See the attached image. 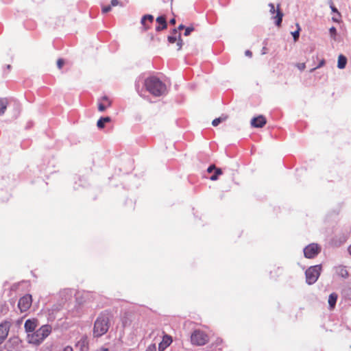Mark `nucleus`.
<instances>
[{"label": "nucleus", "mask_w": 351, "mask_h": 351, "mask_svg": "<svg viewBox=\"0 0 351 351\" xmlns=\"http://www.w3.org/2000/svg\"><path fill=\"white\" fill-rule=\"evenodd\" d=\"M112 105V101L107 96L101 97L98 101V110L99 112H104Z\"/></svg>", "instance_id": "obj_10"}, {"label": "nucleus", "mask_w": 351, "mask_h": 351, "mask_svg": "<svg viewBox=\"0 0 351 351\" xmlns=\"http://www.w3.org/2000/svg\"><path fill=\"white\" fill-rule=\"evenodd\" d=\"M347 63L346 58L343 55H339L338 57L337 66L342 69H344Z\"/></svg>", "instance_id": "obj_21"}, {"label": "nucleus", "mask_w": 351, "mask_h": 351, "mask_svg": "<svg viewBox=\"0 0 351 351\" xmlns=\"http://www.w3.org/2000/svg\"><path fill=\"white\" fill-rule=\"evenodd\" d=\"M62 351H73V348L71 346H66Z\"/></svg>", "instance_id": "obj_35"}, {"label": "nucleus", "mask_w": 351, "mask_h": 351, "mask_svg": "<svg viewBox=\"0 0 351 351\" xmlns=\"http://www.w3.org/2000/svg\"><path fill=\"white\" fill-rule=\"evenodd\" d=\"M184 28V26L183 25H182V24H181V25H180L178 26V30H182V29H183Z\"/></svg>", "instance_id": "obj_39"}, {"label": "nucleus", "mask_w": 351, "mask_h": 351, "mask_svg": "<svg viewBox=\"0 0 351 351\" xmlns=\"http://www.w3.org/2000/svg\"><path fill=\"white\" fill-rule=\"evenodd\" d=\"M119 4V0H111V5L112 6H117Z\"/></svg>", "instance_id": "obj_34"}, {"label": "nucleus", "mask_w": 351, "mask_h": 351, "mask_svg": "<svg viewBox=\"0 0 351 351\" xmlns=\"http://www.w3.org/2000/svg\"><path fill=\"white\" fill-rule=\"evenodd\" d=\"M348 295L349 296L350 299H351V286L349 288Z\"/></svg>", "instance_id": "obj_38"}, {"label": "nucleus", "mask_w": 351, "mask_h": 351, "mask_svg": "<svg viewBox=\"0 0 351 351\" xmlns=\"http://www.w3.org/2000/svg\"><path fill=\"white\" fill-rule=\"evenodd\" d=\"M111 121V119L109 117H101L100 118L97 123V126L101 129L105 126L106 123H109Z\"/></svg>", "instance_id": "obj_20"}, {"label": "nucleus", "mask_w": 351, "mask_h": 351, "mask_svg": "<svg viewBox=\"0 0 351 351\" xmlns=\"http://www.w3.org/2000/svg\"><path fill=\"white\" fill-rule=\"evenodd\" d=\"M146 351H156V347L155 344H151L149 345Z\"/></svg>", "instance_id": "obj_31"}, {"label": "nucleus", "mask_w": 351, "mask_h": 351, "mask_svg": "<svg viewBox=\"0 0 351 351\" xmlns=\"http://www.w3.org/2000/svg\"><path fill=\"white\" fill-rule=\"evenodd\" d=\"M27 338L28 341L30 343L36 345L40 344L45 339V338L41 336V334L39 332L38 330H36L35 332L30 335H28Z\"/></svg>", "instance_id": "obj_11"}, {"label": "nucleus", "mask_w": 351, "mask_h": 351, "mask_svg": "<svg viewBox=\"0 0 351 351\" xmlns=\"http://www.w3.org/2000/svg\"><path fill=\"white\" fill-rule=\"evenodd\" d=\"M144 86L146 90L154 97H160L167 91L166 85L155 76L145 79Z\"/></svg>", "instance_id": "obj_1"}, {"label": "nucleus", "mask_w": 351, "mask_h": 351, "mask_svg": "<svg viewBox=\"0 0 351 351\" xmlns=\"http://www.w3.org/2000/svg\"><path fill=\"white\" fill-rule=\"evenodd\" d=\"M158 25L156 27V30L157 32H160L162 29H165L167 27V23L166 21V18L164 16H160L156 18V19Z\"/></svg>", "instance_id": "obj_16"}, {"label": "nucleus", "mask_w": 351, "mask_h": 351, "mask_svg": "<svg viewBox=\"0 0 351 351\" xmlns=\"http://www.w3.org/2000/svg\"><path fill=\"white\" fill-rule=\"evenodd\" d=\"M339 274L343 278H347L348 276V271L344 267H340L339 268Z\"/></svg>", "instance_id": "obj_25"}, {"label": "nucleus", "mask_w": 351, "mask_h": 351, "mask_svg": "<svg viewBox=\"0 0 351 351\" xmlns=\"http://www.w3.org/2000/svg\"><path fill=\"white\" fill-rule=\"evenodd\" d=\"M227 119H228V116H226V115L221 116L219 118H216L212 121V125L215 127L217 126L220 123L225 121Z\"/></svg>", "instance_id": "obj_22"}, {"label": "nucleus", "mask_w": 351, "mask_h": 351, "mask_svg": "<svg viewBox=\"0 0 351 351\" xmlns=\"http://www.w3.org/2000/svg\"><path fill=\"white\" fill-rule=\"evenodd\" d=\"M8 104L6 98H0V115L4 114Z\"/></svg>", "instance_id": "obj_19"}, {"label": "nucleus", "mask_w": 351, "mask_h": 351, "mask_svg": "<svg viewBox=\"0 0 351 351\" xmlns=\"http://www.w3.org/2000/svg\"><path fill=\"white\" fill-rule=\"evenodd\" d=\"M194 30V28L193 27H188L185 29L184 32V36H187L190 35V34Z\"/></svg>", "instance_id": "obj_29"}, {"label": "nucleus", "mask_w": 351, "mask_h": 351, "mask_svg": "<svg viewBox=\"0 0 351 351\" xmlns=\"http://www.w3.org/2000/svg\"><path fill=\"white\" fill-rule=\"evenodd\" d=\"M337 295L335 293H331L328 297V304L331 309L334 308L337 302Z\"/></svg>", "instance_id": "obj_18"}, {"label": "nucleus", "mask_w": 351, "mask_h": 351, "mask_svg": "<svg viewBox=\"0 0 351 351\" xmlns=\"http://www.w3.org/2000/svg\"><path fill=\"white\" fill-rule=\"evenodd\" d=\"M296 27H297V29L295 32H292V35H293V40L295 42L298 40L299 36H300V32L301 30L300 26L298 23H296Z\"/></svg>", "instance_id": "obj_23"}, {"label": "nucleus", "mask_w": 351, "mask_h": 351, "mask_svg": "<svg viewBox=\"0 0 351 351\" xmlns=\"http://www.w3.org/2000/svg\"><path fill=\"white\" fill-rule=\"evenodd\" d=\"M209 341L208 335L203 330H195L191 335V342L194 346H202Z\"/></svg>", "instance_id": "obj_3"}, {"label": "nucleus", "mask_w": 351, "mask_h": 351, "mask_svg": "<svg viewBox=\"0 0 351 351\" xmlns=\"http://www.w3.org/2000/svg\"><path fill=\"white\" fill-rule=\"evenodd\" d=\"M245 55L249 57H252V53L250 50H246L245 52Z\"/></svg>", "instance_id": "obj_36"}, {"label": "nucleus", "mask_w": 351, "mask_h": 351, "mask_svg": "<svg viewBox=\"0 0 351 351\" xmlns=\"http://www.w3.org/2000/svg\"><path fill=\"white\" fill-rule=\"evenodd\" d=\"M322 271V266L317 265L310 267L305 272L306 281L308 285L314 284L318 279Z\"/></svg>", "instance_id": "obj_4"}, {"label": "nucleus", "mask_w": 351, "mask_h": 351, "mask_svg": "<svg viewBox=\"0 0 351 351\" xmlns=\"http://www.w3.org/2000/svg\"><path fill=\"white\" fill-rule=\"evenodd\" d=\"M266 123V119L263 115H259L251 120V125L254 128H263Z\"/></svg>", "instance_id": "obj_14"}, {"label": "nucleus", "mask_w": 351, "mask_h": 351, "mask_svg": "<svg viewBox=\"0 0 351 351\" xmlns=\"http://www.w3.org/2000/svg\"><path fill=\"white\" fill-rule=\"evenodd\" d=\"M10 323L6 321L0 324V345L7 338L10 330Z\"/></svg>", "instance_id": "obj_9"}, {"label": "nucleus", "mask_w": 351, "mask_h": 351, "mask_svg": "<svg viewBox=\"0 0 351 351\" xmlns=\"http://www.w3.org/2000/svg\"><path fill=\"white\" fill-rule=\"evenodd\" d=\"M8 69H10V65H8Z\"/></svg>", "instance_id": "obj_42"}, {"label": "nucleus", "mask_w": 351, "mask_h": 351, "mask_svg": "<svg viewBox=\"0 0 351 351\" xmlns=\"http://www.w3.org/2000/svg\"><path fill=\"white\" fill-rule=\"evenodd\" d=\"M324 64H325V60H324V59H322V60H320V62H319V63L318 66H315V67H314V68L311 69L310 70V72H313V71H315L317 69H318V68H320V67L323 66Z\"/></svg>", "instance_id": "obj_27"}, {"label": "nucleus", "mask_w": 351, "mask_h": 351, "mask_svg": "<svg viewBox=\"0 0 351 351\" xmlns=\"http://www.w3.org/2000/svg\"><path fill=\"white\" fill-rule=\"evenodd\" d=\"M32 303V295L29 294H26L19 299L18 302V307L19 308L21 312H25L30 308Z\"/></svg>", "instance_id": "obj_7"}, {"label": "nucleus", "mask_w": 351, "mask_h": 351, "mask_svg": "<svg viewBox=\"0 0 351 351\" xmlns=\"http://www.w3.org/2000/svg\"><path fill=\"white\" fill-rule=\"evenodd\" d=\"M330 36L333 38H335V36L337 35V29L335 27H332L329 29Z\"/></svg>", "instance_id": "obj_28"}, {"label": "nucleus", "mask_w": 351, "mask_h": 351, "mask_svg": "<svg viewBox=\"0 0 351 351\" xmlns=\"http://www.w3.org/2000/svg\"><path fill=\"white\" fill-rule=\"evenodd\" d=\"M154 22V16L151 14H146L141 19V25L143 26V30L147 31L151 27Z\"/></svg>", "instance_id": "obj_12"}, {"label": "nucleus", "mask_w": 351, "mask_h": 351, "mask_svg": "<svg viewBox=\"0 0 351 351\" xmlns=\"http://www.w3.org/2000/svg\"><path fill=\"white\" fill-rule=\"evenodd\" d=\"M268 5L269 7V12L271 14H274L275 12H276V15L274 16L273 17V19L275 20L276 25L278 27H280L282 21V17H283V13L281 12V10L280 9V4L277 5L276 10H275V6H274V3H269Z\"/></svg>", "instance_id": "obj_6"}, {"label": "nucleus", "mask_w": 351, "mask_h": 351, "mask_svg": "<svg viewBox=\"0 0 351 351\" xmlns=\"http://www.w3.org/2000/svg\"><path fill=\"white\" fill-rule=\"evenodd\" d=\"M348 251L350 254L351 255V245L348 247Z\"/></svg>", "instance_id": "obj_41"}, {"label": "nucleus", "mask_w": 351, "mask_h": 351, "mask_svg": "<svg viewBox=\"0 0 351 351\" xmlns=\"http://www.w3.org/2000/svg\"><path fill=\"white\" fill-rule=\"evenodd\" d=\"M110 10H111V6L110 5L104 6L102 8V12L104 13V14L110 12Z\"/></svg>", "instance_id": "obj_32"}, {"label": "nucleus", "mask_w": 351, "mask_h": 351, "mask_svg": "<svg viewBox=\"0 0 351 351\" xmlns=\"http://www.w3.org/2000/svg\"><path fill=\"white\" fill-rule=\"evenodd\" d=\"M222 174V171L219 168H216V170L215 171V173L211 176L210 179L213 181H215L218 179V176Z\"/></svg>", "instance_id": "obj_24"}, {"label": "nucleus", "mask_w": 351, "mask_h": 351, "mask_svg": "<svg viewBox=\"0 0 351 351\" xmlns=\"http://www.w3.org/2000/svg\"><path fill=\"white\" fill-rule=\"evenodd\" d=\"M38 330L41 334V336L45 339L50 335L51 332V326L49 325H43L38 329Z\"/></svg>", "instance_id": "obj_17"}, {"label": "nucleus", "mask_w": 351, "mask_h": 351, "mask_svg": "<svg viewBox=\"0 0 351 351\" xmlns=\"http://www.w3.org/2000/svg\"><path fill=\"white\" fill-rule=\"evenodd\" d=\"M169 23L171 24V25H175L176 24V19H172L170 20Z\"/></svg>", "instance_id": "obj_37"}, {"label": "nucleus", "mask_w": 351, "mask_h": 351, "mask_svg": "<svg viewBox=\"0 0 351 351\" xmlns=\"http://www.w3.org/2000/svg\"><path fill=\"white\" fill-rule=\"evenodd\" d=\"M213 170H216V167L214 165L209 166L207 169L208 173H211Z\"/></svg>", "instance_id": "obj_33"}, {"label": "nucleus", "mask_w": 351, "mask_h": 351, "mask_svg": "<svg viewBox=\"0 0 351 351\" xmlns=\"http://www.w3.org/2000/svg\"><path fill=\"white\" fill-rule=\"evenodd\" d=\"M172 341H173V339L170 335H164L162 337V341L159 343L158 350L159 351L165 350L168 346H169L171 345Z\"/></svg>", "instance_id": "obj_15"}, {"label": "nucleus", "mask_w": 351, "mask_h": 351, "mask_svg": "<svg viewBox=\"0 0 351 351\" xmlns=\"http://www.w3.org/2000/svg\"><path fill=\"white\" fill-rule=\"evenodd\" d=\"M295 66L300 71H303L306 68V64L304 62L298 63L295 64Z\"/></svg>", "instance_id": "obj_30"}, {"label": "nucleus", "mask_w": 351, "mask_h": 351, "mask_svg": "<svg viewBox=\"0 0 351 351\" xmlns=\"http://www.w3.org/2000/svg\"><path fill=\"white\" fill-rule=\"evenodd\" d=\"M56 64H57L58 68L59 69H61L63 67V66L65 64V60L62 58H59V59H58Z\"/></svg>", "instance_id": "obj_26"}, {"label": "nucleus", "mask_w": 351, "mask_h": 351, "mask_svg": "<svg viewBox=\"0 0 351 351\" xmlns=\"http://www.w3.org/2000/svg\"><path fill=\"white\" fill-rule=\"evenodd\" d=\"M321 251V247L317 243H311L304 249V256L307 258H315Z\"/></svg>", "instance_id": "obj_5"}, {"label": "nucleus", "mask_w": 351, "mask_h": 351, "mask_svg": "<svg viewBox=\"0 0 351 351\" xmlns=\"http://www.w3.org/2000/svg\"><path fill=\"white\" fill-rule=\"evenodd\" d=\"M110 326V315L107 312L101 313L97 317L93 326V336L100 337L105 335Z\"/></svg>", "instance_id": "obj_2"}, {"label": "nucleus", "mask_w": 351, "mask_h": 351, "mask_svg": "<svg viewBox=\"0 0 351 351\" xmlns=\"http://www.w3.org/2000/svg\"><path fill=\"white\" fill-rule=\"evenodd\" d=\"M38 325V319L33 318L27 319L25 322L24 327L26 332H34Z\"/></svg>", "instance_id": "obj_13"}, {"label": "nucleus", "mask_w": 351, "mask_h": 351, "mask_svg": "<svg viewBox=\"0 0 351 351\" xmlns=\"http://www.w3.org/2000/svg\"><path fill=\"white\" fill-rule=\"evenodd\" d=\"M330 7H331L332 12H338L337 10L333 5H331Z\"/></svg>", "instance_id": "obj_40"}, {"label": "nucleus", "mask_w": 351, "mask_h": 351, "mask_svg": "<svg viewBox=\"0 0 351 351\" xmlns=\"http://www.w3.org/2000/svg\"><path fill=\"white\" fill-rule=\"evenodd\" d=\"M167 39L170 43L173 44L174 43H176L178 50H180L182 49L183 45V41L181 38V34L180 33L178 32L177 29H173L172 35L169 36Z\"/></svg>", "instance_id": "obj_8"}]
</instances>
